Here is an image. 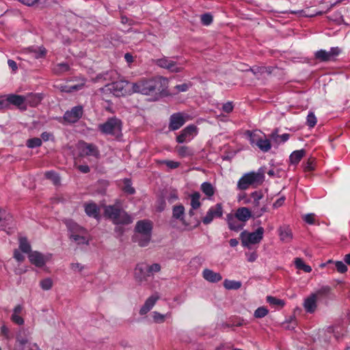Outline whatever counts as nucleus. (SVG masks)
<instances>
[{
    "instance_id": "24",
    "label": "nucleus",
    "mask_w": 350,
    "mask_h": 350,
    "mask_svg": "<svg viewBox=\"0 0 350 350\" xmlns=\"http://www.w3.org/2000/svg\"><path fill=\"white\" fill-rule=\"evenodd\" d=\"M202 274L206 280L213 283L218 282L222 279V276L220 273L214 272L208 269H204Z\"/></svg>"
},
{
    "instance_id": "55",
    "label": "nucleus",
    "mask_w": 350,
    "mask_h": 350,
    "mask_svg": "<svg viewBox=\"0 0 350 350\" xmlns=\"http://www.w3.org/2000/svg\"><path fill=\"white\" fill-rule=\"evenodd\" d=\"M162 163H165L169 168L175 169L179 167L180 163L174 161H163Z\"/></svg>"
},
{
    "instance_id": "11",
    "label": "nucleus",
    "mask_w": 350,
    "mask_h": 350,
    "mask_svg": "<svg viewBox=\"0 0 350 350\" xmlns=\"http://www.w3.org/2000/svg\"><path fill=\"white\" fill-rule=\"evenodd\" d=\"M188 118L189 116L183 113L178 112L173 113L170 118L169 129L170 131L179 129L184 125Z\"/></svg>"
},
{
    "instance_id": "25",
    "label": "nucleus",
    "mask_w": 350,
    "mask_h": 350,
    "mask_svg": "<svg viewBox=\"0 0 350 350\" xmlns=\"http://www.w3.org/2000/svg\"><path fill=\"white\" fill-rule=\"evenodd\" d=\"M235 217L240 222H245L251 217V212L248 208L241 207L237 210Z\"/></svg>"
},
{
    "instance_id": "44",
    "label": "nucleus",
    "mask_w": 350,
    "mask_h": 350,
    "mask_svg": "<svg viewBox=\"0 0 350 350\" xmlns=\"http://www.w3.org/2000/svg\"><path fill=\"white\" fill-rule=\"evenodd\" d=\"M267 301L268 303L272 305H277L282 307L284 305V302L283 300L277 299L276 297L268 296L267 297Z\"/></svg>"
},
{
    "instance_id": "36",
    "label": "nucleus",
    "mask_w": 350,
    "mask_h": 350,
    "mask_svg": "<svg viewBox=\"0 0 350 350\" xmlns=\"http://www.w3.org/2000/svg\"><path fill=\"white\" fill-rule=\"evenodd\" d=\"M290 135L288 133H284L282 135H278L277 133V131L273 132L271 134V137L276 142H285L289 139Z\"/></svg>"
},
{
    "instance_id": "7",
    "label": "nucleus",
    "mask_w": 350,
    "mask_h": 350,
    "mask_svg": "<svg viewBox=\"0 0 350 350\" xmlns=\"http://www.w3.org/2000/svg\"><path fill=\"white\" fill-rule=\"evenodd\" d=\"M264 228L259 227L256 231L252 232H248L247 231H243L241 234V239L242 245L247 248L250 247L251 244L259 243L263 238Z\"/></svg>"
},
{
    "instance_id": "59",
    "label": "nucleus",
    "mask_w": 350,
    "mask_h": 350,
    "mask_svg": "<svg viewBox=\"0 0 350 350\" xmlns=\"http://www.w3.org/2000/svg\"><path fill=\"white\" fill-rule=\"evenodd\" d=\"M11 217L9 214H6L5 211L4 210H1L0 208V221L4 220V221H9Z\"/></svg>"
},
{
    "instance_id": "46",
    "label": "nucleus",
    "mask_w": 350,
    "mask_h": 350,
    "mask_svg": "<svg viewBox=\"0 0 350 350\" xmlns=\"http://www.w3.org/2000/svg\"><path fill=\"white\" fill-rule=\"evenodd\" d=\"M295 265L297 269L306 272V264L301 258H296L295 259Z\"/></svg>"
},
{
    "instance_id": "12",
    "label": "nucleus",
    "mask_w": 350,
    "mask_h": 350,
    "mask_svg": "<svg viewBox=\"0 0 350 350\" xmlns=\"http://www.w3.org/2000/svg\"><path fill=\"white\" fill-rule=\"evenodd\" d=\"M198 133V128L193 124L186 126L182 130L180 135L176 137V142L179 144L190 141Z\"/></svg>"
},
{
    "instance_id": "14",
    "label": "nucleus",
    "mask_w": 350,
    "mask_h": 350,
    "mask_svg": "<svg viewBox=\"0 0 350 350\" xmlns=\"http://www.w3.org/2000/svg\"><path fill=\"white\" fill-rule=\"evenodd\" d=\"M223 214V208L221 204H217L215 206H212L208 211L205 217L202 218V222L204 224H210L214 217H220Z\"/></svg>"
},
{
    "instance_id": "34",
    "label": "nucleus",
    "mask_w": 350,
    "mask_h": 350,
    "mask_svg": "<svg viewBox=\"0 0 350 350\" xmlns=\"http://www.w3.org/2000/svg\"><path fill=\"white\" fill-rule=\"evenodd\" d=\"M200 194L199 192H195L191 195V206L193 209H198L200 207L201 203L200 202Z\"/></svg>"
},
{
    "instance_id": "22",
    "label": "nucleus",
    "mask_w": 350,
    "mask_h": 350,
    "mask_svg": "<svg viewBox=\"0 0 350 350\" xmlns=\"http://www.w3.org/2000/svg\"><path fill=\"white\" fill-rule=\"evenodd\" d=\"M159 296L157 294H154L149 297L145 301L144 304L140 308L139 314L144 315L147 314L152 308L154 306L157 301L159 299Z\"/></svg>"
},
{
    "instance_id": "40",
    "label": "nucleus",
    "mask_w": 350,
    "mask_h": 350,
    "mask_svg": "<svg viewBox=\"0 0 350 350\" xmlns=\"http://www.w3.org/2000/svg\"><path fill=\"white\" fill-rule=\"evenodd\" d=\"M29 51L31 53H33L34 57L37 59L44 57L46 53V51L44 47H40L38 49V50H36V49L33 50V49H29Z\"/></svg>"
},
{
    "instance_id": "51",
    "label": "nucleus",
    "mask_w": 350,
    "mask_h": 350,
    "mask_svg": "<svg viewBox=\"0 0 350 350\" xmlns=\"http://www.w3.org/2000/svg\"><path fill=\"white\" fill-rule=\"evenodd\" d=\"M148 269L150 275L153 273H157L161 270V266L158 263H154L151 265H148Z\"/></svg>"
},
{
    "instance_id": "41",
    "label": "nucleus",
    "mask_w": 350,
    "mask_h": 350,
    "mask_svg": "<svg viewBox=\"0 0 350 350\" xmlns=\"http://www.w3.org/2000/svg\"><path fill=\"white\" fill-rule=\"evenodd\" d=\"M253 73L257 76V77H259V75L265 73V72H269L271 73V68H267V67H257L255 68H253L251 70Z\"/></svg>"
},
{
    "instance_id": "21",
    "label": "nucleus",
    "mask_w": 350,
    "mask_h": 350,
    "mask_svg": "<svg viewBox=\"0 0 350 350\" xmlns=\"http://www.w3.org/2000/svg\"><path fill=\"white\" fill-rule=\"evenodd\" d=\"M251 144H256V146L263 152H267L271 149L270 141L267 139H256V135L250 133Z\"/></svg>"
},
{
    "instance_id": "61",
    "label": "nucleus",
    "mask_w": 350,
    "mask_h": 350,
    "mask_svg": "<svg viewBox=\"0 0 350 350\" xmlns=\"http://www.w3.org/2000/svg\"><path fill=\"white\" fill-rule=\"evenodd\" d=\"M319 337H320L319 329H314L312 332L311 336H310V338L313 342H314L317 340V339L319 338Z\"/></svg>"
},
{
    "instance_id": "54",
    "label": "nucleus",
    "mask_w": 350,
    "mask_h": 350,
    "mask_svg": "<svg viewBox=\"0 0 350 350\" xmlns=\"http://www.w3.org/2000/svg\"><path fill=\"white\" fill-rule=\"evenodd\" d=\"M27 342V340L24 338H17L16 349V350H24L23 345Z\"/></svg>"
},
{
    "instance_id": "5",
    "label": "nucleus",
    "mask_w": 350,
    "mask_h": 350,
    "mask_svg": "<svg viewBox=\"0 0 350 350\" xmlns=\"http://www.w3.org/2000/svg\"><path fill=\"white\" fill-rule=\"evenodd\" d=\"M77 148L79 151V156L81 157H90V162L96 164L100 158V150L98 146L94 144L80 141L78 143Z\"/></svg>"
},
{
    "instance_id": "20",
    "label": "nucleus",
    "mask_w": 350,
    "mask_h": 350,
    "mask_svg": "<svg viewBox=\"0 0 350 350\" xmlns=\"http://www.w3.org/2000/svg\"><path fill=\"white\" fill-rule=\"evenodd\" d=\"M7 101L10 104L16 106L20 109H26V100L25 96L16 94H10L7 98Z\"/></svg>"
},
{
    "instance_id": "6",
    "label": "nucleus",
    "mask_w": 350,
    "mask_h": 350,
    "mask_svg": "<svg viewBox=\"0 0 350 350\" xmlns=\"http://www.w3.org/2000/svg\"><path fill=\"white\" fill-rule=\"evenodd\" d=\"M98 130L103 134L119 137L122 135V122L117 118H110L98 125Z\"/></svg>"
},
{
    "instance_id": "33",
    "label": "nucleus",
    "mask_w": 350,
    "mask_h": 350,
    "mask_svg": "<svg viewBox=\"0 0 350 350\" xmlns=\"http://www.w3.org/2000/svg\"><path fill=\"white\" fill-rule=\"evenodd\" d=\"M224 286L228 290H237L241 288V282L238 281L225 280L224 282Z\"/></svg>"
},
{
    "instance_id": "39",
    "label": "nucleus",
    "mask_w": 350,
    "mask_h": 350,
    "mask_svg": "<svg viewBox=\"0 0 350 350\" xmlns=\"http://www.w3.org/2000/svg\"><path fill=\"white\" fill-rule=\"evenodd\" d=\"M41 288L44 291L50 290L53 286V280L49 278L42 280L40 282Z\"/></svg>"
},
{
    "instance_id": "50",
    "label": "nucleus",
    "mask_w": 350,
    "mask_h": 350,
    "mask_svg": "<svg viewBox=\"0 0 350 350\" xmlns=\"http://www.w3.org/2000/svg\"><path fill=\"white\" fill-rule=\"evenodd\" d=\"M153 319L157 323H162L165 321V315L160 314L158 312H153Z\"/></svg>"
},
{
    "instance_id": "1",
    "label": "nucleus",
    "mask_w": 350,
    "mask_h": 350,
    "mask_svg": "<svg viewBox=\"0 0 350 350\" xmlns=\"http://www.w3.org/2000/svg\"><path fill=\"white\" fill-rule=\"evenodd\" d=\"M152 224L148 220H140L136 223L135 234L132 241L139 247H146L150 242L152 237Z\"/></svg>"
},
{
    "instance_id": "49",
    "label": "nucleus",
    "mask_w": 350,
    "mask_h": 350,
    "mask_svg": "<svg viewBox=\"0 0 350 350\" xmlns=\"http://www.w3.org/2000/svg\"><path fill=\"white\" fill-rule=\"evenodd\" d=\"M335 266L337 271L340 273H345L347 271V267L342 261H336L335 262Z\"/></svg>"
},
{
    "instance_id": "26",
    "label": "nucleus",
    "mask_w": 350,
    "mask_h": 350,
    "mask_svg": "<svg viewBox=\"0 0 350 350\" xmlns=\"http://www.w3.org/2000/svg\"><path fill=\"white\" fill-rule=\"evenodd\" d=\"M228 224L229 228L236 232L239 231L244 226L243 223L240 222L239 220H237L235 217L232 216H228Z\"/></svg>"
},
{
    "instance_id": "47",
    "label": "nucleus",
    "mask_w": 350,
    "mask_h": 350,
    "mask_svg": "<svg viewBox=\"0 0 350 350\" xmlns=\"http://www.w3.org/2000/svg\"><path fill=\"white\" fill-rule=\"evenodd\" d=\"M124 190L125 192H126L129 194H133L135 191V189L133 187H131V182L129 179L124 180Z\"/></svg>"
},
{
    "instance_id": "64",
    "label": "nucleus",
    "mask_w": 350,
    "mask_h": 350,
    "mask_svg": "<svg viewBox=\"0 0 350 350\" xmlns=\"http://www.w3.org/2000/svg\"><path fill=\"white\" fill-rule=\"evenodd\" d=\"M314 161V159H312V158L308 159V165H307L308 172L312 171L314 170L315 167H314V165H313Z\"/></svg>"
},
{
    "instance_id": "38",
    "label": "nucleus",
    "mask_w": 350,
    "mask_h": 350,
    "mask_svg": "<svg viewBox=\"0 0 350 350\" xmlns=\"http://www.w3.org/2000/svg\"><path fill=\"white\" fill-rule=\"evenodd\" d=\"M42 145V140L40 138L34 137L27 140V146L29 148H33Z\"/></svg>"
},
{
    "instance_id": "31",
    "label": "nucleus",
    "mask_w": 350,
    "mask_h": 350,
    "mask_svg": "<svg viewBox=\"0 0 350 350\" xmlns=\"http://www.w3.org/2000/svg\"><path fill=\"white\" fill-rule=\"evenodd\" d=\"M202 191L207 196V197H212L215 193V189L213 186L208 182H204L201 185L200 187Z\"/></svg>"
},
{
    "instance_id": "2",
    "label": "nucleus",
    "mask_w": 350,
    "mask_h": 350,
    "mask_svg": "<svg viewBox=\"0 0 350 350\" xmlns=\"http://www.w3.org/2000/svg\"><path fill=\"white\" fill-rule=\"evenodd\" d=\"M104 217L116 225H129L133 221L131 215L116 204L105 206Z\"/></svg>"
},
{
    "instance_id": "17",
    "label": "nucleus",
    "mask_w": 350,
    "mask_h": 350,
    "mask_svg": "<svg viewBox=\"0 0 350 350\" xmlns=\"http://www.w3.org/2000/svg\"><path fill=\"white\" fill-rule=\"evenodd\" d=\"M28 258L30 262L38 267H43L49 259V257L37 251L30 252Z\"/></svg>"
},
{
    "instance_id": "32",
    "label": "nucleus",
    "mask_w": 350,
    "mask_h": 350,
    "mask_svg": "<svg viewBox=\"0 0 350 350\" xmlns=\"http://www.w3.org/2000/svg\"><path fill=\"white\" fill-rule=\"evenodd\" d=\"M70 70V66L67 63H59L56 64L53 68V71L56 75H61L64 72H68Z\"/></svg>"
},
{
    "instance_id": "4",
    "label": "nucleus",
    "mask_w": 350,
    "mask_h": 350,
    "mask_svg": "<svg viewBox=\"0 0 350 350\" xmlns=\"http://www.w3.org/2000/svg\"><path fill=\"white\" fill-rule=\"evenodd\" d=\"M163 81H165L164 78L158 77L133 83V93L149 95L156 91L160 92Z\"/></svg>"
},
{
    "instance_id": "15",
    "label": "nucleus",
    "mask_w": 350,
    "mask_h": 350,
    "mask_svg": "<svg viewBox=\"0 0 350 350\" xmlns=\"http://www.w3.org/2000/svg\"><path fill=\"white\" fill-rule=\"evenodd\" d=\"M83 112L81 106L74 107L64 113V119L69 123H75L82 117Z\"/></svg>"
},
{
    "instance_id": "27",
    "label": "nucleus",
    "mask_w": 350,
    "mask_h": 350,
    "mask_svg": "<svg viewBox=\"0 0 350 350\" xmlns=\"http://www.w3.org/2000/svg\"><path fill=\"white\" fill-rule=\"evenodd\" d=\"M42 99V97L40 94L31 93L25 96L26 103L31 107H35L38 105Z\"/></svg>"
},
{
    "instance_id": "37",
    "label": "nucleus",
    "mask_w": 350,
    "mask_h": 350,
    "mask_svg": "<svg viewBox=\"0 0 350 350\" xmlns=\"http://www.w3.org/2000/svg\"><path fill=\"white\" fill-rule=\"evenodd\" d=\"M44 176L47 179L51 180L54 185H58L60 183V178L59 176L54 172H46L44 174Z\"/></svg>"
},
{
    "instance_id": "45",
    "label": "nucleus",
    "mask_w": 350,
    "mask_h": 350,
    "mask_svg": "<svg viewBox=\"0 0 350 350\" xmlns=\"http://www.w3.org/2000/svg\"><path fill=\"white\" fill-rule=\"evenodd\" d=\"M201 22L204 25H209L213 22V16L211 14H204L201 16Z\"/></svg>"
},
{
    "instance_id": "16",
    "label": "nucleus",
    "mask_w": 350,
    "mask_h": 350,
    "mask_svg": "<svg viewBox=\"0 0 350 350\" xmlns=\"http://www.w3.org/2000/svg\"><path fill=\"white\" fill-rule=\"evenodd\" d=\"M340 51L338 47L332 48L329 51L320 50L316 53L315 57L323 62L331 61L335 59V57L340 53Z\"/></svg>"
},
{
    "instance_id": "48",
    "label": "nucleus",
    "mask_w": 350,
    "mask_h": 350,
    "mask_svg": "<svg viewBox=\"0 0 350 350\" xmlns=\"http://www.w3.org/2000/svg\"><path fill=\"white\" fill-rule=\"evenodd\" d=\"M178 192L176 190H174V189L171 190L169 192L168 196H167V199L168 202L170 203L174 202L176 200H178Z\"/></svg>"
},
{
    "instance_id": "9",
    "label": "nucleus",
    "mask_w": 350,
    "mask_h": 350,
    "mask_svg": "<svg viewBox=\"0 0 350 350\" xmlns=\"http://www.w3.org/2000/svg\"><path fill=\"white\" fill-rule=\"evenodd\" d=\"M329 291L328 287H323L311 293L308 297V313L314 314L318 309V300Z\"/></svg>"
},
{
    "instance_id": "30",
    "label": "nucleus",
    "mask_w": 350,
    "mask_h": 350,
    "mask_svg": "<svg viewBox=\"0 0 350 350\" xmlns=\"http://www.w3.org/2000/svg\"><path fill=\"white\" fill-rule=\"evenodd\" d=\"M185 215V208L182 204L176 205L173 207L172 216L176 219L183 221Z\"/></svg>"
},
{
    "instance_id": "57",
    "label": "nucleus",
    "mask_w": 350,
    "mask_h": 350,
    "mask_svg": "<svg viewBox=\"0 0 350 350\" xmlns=\"http://www.w3.org/2000/svg\"><path fill=\"white\" fill-rule=\"evenodd\" d=\"M222 109L226 113H230L233 110V105L231 102H228L223 105Z\"/></svg>"
},
{
    "instance_id": "63",
    "label": "nucleus",
    "mask_w": 350,
    "mask_h": 350,
    "mask_svg": "<svg viewBox=\"0 0 350 350\" xmlns=\"http://www.w3.org/2000/svg\"><path fill=\"white\" fill-rule=\"evenodd\" d=\"M8 66L11 68V69L15 72L16 70H17L18 69V66H17V64L16 63V62H14V60L12 59H8Z\"/></svg>"
},
{
    "instance_id": "23",
    "label": "nucleus",
    "mask_w": 350,
    "mask_h": 350,
    "mask_svg": "<svg viewBox=\"0 0 350 350\" xmlns=\"http://www.w3.org/2000/svg\"><path fill=\"white\" fill-rule=\"evenodd\" d=\"M280 240L285 243L290 242L293 239L291 229L288 226L284 225L278 229Z\"/></svg>"
},
{
    "instance_id": "18",
    "label": "nucleus",
    "mask_w": 350,
    "mask_h": 350,
    "mask_svg": "<svg viewBox=\"0 0 350 350\" xmlns=\"http://www.w3.org/2000/svg\"><path fill=\"white\" fill-rule=\"evenodd\" d=\"M135 278L139 282H142L146 281L150 277L148 269V265L144 263L138 264L135 269Z\"/></svg>"
},
{
    "instance_id": "58",
    "label": "nucleus",
    "mask_w": 350,
    "mask_h": 350,
    "mask_svg": "<svg viewBox=\"0 0 350 350\" xmlns=\"http://www.w3.org/2000/svg\"><path fill=\"white\" fill-rule=\"evenodd\" d=\"M285 201V197L282 196L279 199H278L273 204V207L274 208H278L280 206H282L284 204V202Z\"/></svg>"
},
{
    "instance_id": "43",
    "label": "nucleus",
    "mask_w": 350,
    "mask_h": 350,
    "mask_svg": "<svg viewBox=\"0 0 350 350\" xmlns=\"http://www.w3.org/2000/svg\"><path fill=\"white\" fill-rule=\"evenodd\" d=\"M317 123V118L313 112L308 114V126L313 128Z\"/></svg>"
},
{
    "instance_id": "62",
    "label": "nucleus",
    "mask_w": 350,
    "mask_h": 350,
    "mask_svg": "<svg viewBox=\"0 0 350 350\" xmlns=\"http://www.w3.org/2000/svg\"><path fill=\"white\" fill-rule=\"evenodd\" d=\"M14 257L19 262H22L25 259L24 256L17 250L14 251Z\"/></svg>"
},
{
    "instance_id": "35",
    "label": "nucleus",
    "mask_w": 350,
    "mask_h": 350,
    "mask_svg": "<svg viewBox=\"0 0 350 350\" xmlns=\"http://www.w3.org/2000/svg\"><path fill=\"white\" fill-rule=\"evenodd\" d=\"M19 247L21 250L24 253L29 254L31 252V245L27 241L26 238L20 239Z\"/></svg>"
},
{
    "instance_id": "10",
    "label": "nucleus",
    "mask_w": 350,
    "mask_h": 350,
    "mask_svg": "<svg viewBox=\"0 0 350 350\" xmlns=\"http://www.w3.org/2000/svg\"><path fill=\"white\" fill-rule=\"evenodd\" d=\"M70 239L77 244H88L89 240L86 237V230L77 224L70 227Z\"/></svg>"
},
{
    "instance_id": "53",
    "label": "nucleus",
    "mask_w": 350,
    "mask_h": 350,
    "mask_svg": "<svg viewBox=\"0 0 350 350\" xmlns=\"http://www.w3.org/2000/svg\"><path fill=\"white\" fill-rule=\"evenodd\" d=\"M11 319L12 321L17 324V325H23L24 323V320L23 319L19 316V314H12V317H11Z\"/></svg>"
},
{
    "instance_id": "56",
    "label": "nucleus",
    "mask_w": 350,
    "mask_h": 350,
    "mask_svg": "<svg viewBox=\"0 0 350 350\" xmlns=\"http://www.w3.org/2000/svg\"><path fill=\"white\" fill-rule=\"evenodd\" d=\"M189 86L190 85L188 83H183L176 85L174 88L176 90L177 92H186L188 90Z\"/></svg>"
},
{
    "instance_id": "29",
    "label": "nucleus",
    "mask_w": 350,
    "mask_h": 350,
    "mask_svg": "<svg viewBox=\"0 0 350 350\" xmlns=\"http://www.w3.org/2000/svg\"><path fill=\"white\" fill-rule=\"evenodd\" d=\"M305 153L306 152L304 150H295L293 152L289 157L291 163L297 165L305 156Z\"/></svg>"
},
{
    "instance_id": "19",
    "label": "nucleus",
    "mask_w": 350,
    "mask_h": 350,
    "mask_svg": "<svg viewBox=\"0 0 350 350\" xmlns=\"http://www.w3.org/2000/svg\"><path fill=\"white\" fill-rule=\"evenodd\" d=\"M84 209L85 213L91 217L95 218L97 220L100 219V208L98 205L94 202H87L84 204Z\"/></svg>"
},
{
    "instance_id": "52",
    "label": "nucleus",
    "mask_w": 350,
    "mask_h": 350,
    "mask_svg": "<svg viewBox=\"0 0 350 350\" xmlns=\"http://www.w3.org/2000/svg\"><path fill=\"white\" fill-rule=\"evenodd\" d=\"M251 196L254 199V204L258 205L259 200L262 198V193L260 191H254L252 193Z\"/></svg>"
},
{
    "instance_id": "42",
    "label": "nucleus",
    "mask_w": 350,
    "mask_h": 350,
    "mask_svg": "<svg viewBox=\"0 0 350 350\" xmlns=\"http://www.w3.org/2000/svg\"><path fill=\"white\" fill-rule=\"evenodd\" d=\"M268 310L265 307L258 308L254 314L256 318H262L268 314Z\"/></svg>"
},
{
    "instance_id": "8",
    "label": "nucleus",
    "mask_w": 350,
    "mask_h": 350,
    "mask_svg": "<svg viewBox=\"0 0 350 350\" xmlns=\"http://www.w3.org/2000/svg\"><path fill=\"white\" fill-rule=\"evenodd\" d=\"M116 96H122L133 93V83L120 80L110 85L109 88Z\"/></svg>"
},
{
    "instance_id": "13",
    "label": "nucleus",
    "mask_w": 350,
    "mask_h": 350,
    "mask_svg": "<svg viewBox=\"0 0 350 350\" xmlns=\"http://www.w3.org/2000/svg\"><path fill=\"white\" fill-rule=\"evenodd\" d=\"M156 64L159 67L167 69L172 72H180L183 70V68L179 66L176 62L166 57L157 59Z\"/></svg>"
},
{
    "instance_id": "3",
    "label": "nucleus",
    "mask_w": 350,
    "mask_h": 350,
    "mask_svg": "<svg viewBox=\"0 0 350 350\" xmlns=\"http://www.w3.org/2000/svg\"><path fill=\"white\" fill-rule=\"evenodd\" d=\"M265 169L260 167L257 172H250L245 174L238 181L237 188L239 190H246L250 187H257L265 180Z\"/></svg>"
},
{
    "instance_id": "60",
    "label": "nucleus",
    "mask_w": 350,
    "mask_h": 350,
    "mask_svg": "<svg viewBox=\"0 0 350 350\" xmlns=\"http://www.w3.org/2000/svg\"><path fill=\"white\" fill-rule=\"evenodd\" d=\"M77 167L81 172L83 174H87L90 171V167L87 165H79Z\"/></svg>"
},
{
    "instance_id": "28",
    "label": "nucleus",
    "mask_w": 350,
    "mask_h": 350,
    "mask_svg": "<svg viewBox=\"0 0 350 350\" xmlns=\"http://www.w3.org/2000/svg\"><path fill=\"white\" fill-rule=\"evenodd\" d=\"M175 151L180 157H189L193 154L192 149L186 146H177L175 148Z\"/></svg>"
}]
</instances>
